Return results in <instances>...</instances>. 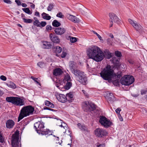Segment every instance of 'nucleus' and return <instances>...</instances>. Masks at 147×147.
Returning <instances> with one entry per match:
<instances>
[{
	"label": "nucleus",
	"instance_id": "nucleus-50",
	"mask_svg": "<svg viewBox=\"0 0 147 147\" xmlns=\"http://www.w3.org/2000/svg\"><path fill=\"white\" fill-rule=\"evenodd\" d=\"M147 92V90H141L140 92L141 95H143L146 93Z\"/></svg>",
	"mask_w": 147,
	"mask_h": 147
},
{
	"label": "nucleus",
	"instance_id": "nucleus-8",
	"mask_svg": "<svg viewBox=\"0 0 147 147\" xmlns=\"http://www.w3.org/2000/svg\"><path fill=\"white\" fill-rule=\"evenodd\" d=\"M99 122L101 124L106 128H108L113 125V123L109 119L103 116H100Z\"/></svg>",
	"mask_w": 147,
	"mask_h": 147
},
{
	"label": "nucleus",
	"instance_id": "nucleus-3",
	"mask_svg": "<svg viewBox=\"0 0 147 147\" xmlns=\"http://www.w3.org/2000/svg\"><path fill=\"white\" fill-rule=\"evenodd\" d=\"M44 127V123L41 121L36 122L34 125V128L38 134H41L42 135H52L51 132L49 129H47L45 130H43Z\"/></svg>",
	"mask_w": 147,
	"mask_h": 147
},
{
	"label": "nucleus",
	"instance_id": "nucleus-64",
	"mask_svg": "<svg viewBox=\"0 0 147 147\" xmlns=\"http://www.w3.org/2000/svg\"><path fill=\"white\" fill-rule=\"evenodd\" d=\"M97 147H104V146L100 144L99 145H97Z\"/></svg>",
	"mask_w": 147,
	"mask_h": 147
},
{
	"label": "nucleus",
	"instance_id": "nucleus-41",
	"mask_svg": "<svg viewBox=\"0 0 147 147\" xmlns=\"http://www.w3.org/2000/svg\"><path fill=\"white\" fill-rule=\"evenodd\" d=\"M46 30L48 31H50L52 30V26L49 25H47L46 27Z\"/></svg>",
	"mask_w": 147,
	"mask_h": 147
},
{
	"label": "nucleus",
	"instance_id": "nucleus-6",
	"mask_svg": "<svg viewBox=\"0 0 147 147\" xmlns=\"http://www.w3.org/2000/svg\"><path fill=\"white\" fill-rule=\"evenodd\" d=\"M100 48L97 46H92L87 49V55L90 58L92 59L95 55L100 51Z\"/></svg>",
	"mask_w": 147,
	"mask_h": 147
},
{
	"label": "nucleus",
	"instance_id": "nucleus-21",
	"mask_svg": "<svg viewBox=\"0 0 147 147\" xmlns=\"http://www.w3.org/2000/svg\"><path fill=\"white\" fill-rule=\"evenodd\" d=\"M54 31L56 34L60 35L64 33L65 31V29L59 27L56 28Z\"/></svg>",
	"mask_w": 147,
	"mask_h": 147
},
{
	"label": "nucleus",
	"instance_id": "nucleus-62",
	"mask_svg": "<svg viewBox=\"0 0 147 147\" xmlns=\"http://www.w3.org/2000/svg\"><path fill=\"white\" fill-rule=\"evenodd\" d=\"M44 109L48 110H51L50 108L49 107H44Z\"/></svg>",
	"mask_w": 147,
	"mask_h": 147
},
{
	"label": "nucleus",
	"instance_id": "nucleus-39",
	"mask_svg": "<svg viewBox=\"0 0 147 147\" xmlns=\"http://www.w3.org/2000/svg\"><path fill=\"white\" fill-rule=\"evenodd\" d=\"M33 24L34 26L38 27L40 26L39 25L40 24V22L38 20L34 21L33 23Z\"/></svg>",
	"mask_w": 147,
	"mask_h": 147
},
{
	"label": "nucleus",
	"instance_id": "nucleus-16",
	"mask_svg": "<svg viewBox=\"0 0 147 147\" xmlns=\"http://www.w3.org/2000/svg\"><path fill=\"white\" fill-rule=\"evenodd\" d=\"M49 38L54 43H59L60 42L59 38L54 34H50Z\"/></svg>",
	"mask_w": 147,
	"mask_h": 147
},
{
	"label": "nucleus",
	"instance_id": "nucleus-15",
	"mask_svg": "<svg viewBox=\"0 0 147 147\" xmlns=\"http://www.w3.org/2000/svg\"><path fill=\"white\" fill-rule=\"evenodd\" d=\"M109 16L110 18V22H114L119 24L120 22V20L117 16L114 13H111L109 14Z\"/></svg>",
	"mask_w": 147,
	"mask_h": 147
},
{
	"label": "nucleus",
	"instance_id": "nucleus-55",
	"mask_svg": "<svg viewBox=\"0 0 147 147\" xmlns=\"http://www.w3.org/2000/svg\"><path fill=\"white\" fill-rule=\"evenodd\" d=\"M128 62L129 63L133 65L134 64V61L132 59H129L128 61Z\"/></svg>",
	"mask_w": 147,
	"mask_h": 147
},
{
	"label": "nucleus",
	"instance_id": "nucleus-36",
	"mask_svg": "<svg viewBox=\"0 0 147 147\" xmlns=\"http://www.w3.org/2000/svg\"><path fill=\"white\" fill-rule=\"evenodd\" d=\"M23 20L24 23H30L32 22V20L30 19H26L25 18H23Z\"/></svg>",
	"mask_w": 147,
	"mask_h": 147
},
{
	"label": "nucleus",
	"instance_id": "nucleus-18",
	"mask_svg": "<svg viewBox=\"0 0 147 147\" xmlns=\"http://www.w3.org/2000/svg\"><path fill=\"white\" fill-rule=\"evenodd\" d=\"M63 73V71L61 68H58L54 69L53 74L55 76H59L61 75Z\"/></svg>",
	"mask_w": 147,
	"mask_h": 147
},
{
	"label": "nucleus",
	"instance_id": "nucleus-52",
	"mask_svg": "<svg viewBox=\"0 0 147 147\" xmlns=\"http://www.w3.org/2000/svg\"><path fill=\"white\" fill-rule=\"evenodd\" d=\"M0 78L1 80L3 81H5L7 80L6 77L2 75L1 76Z\"/></svg>",
	"mask_w": 147,
	"mask_h": 147
},
{
	"label": "nucleus",
	"instance_id": "nucleus-20",
	"mask_svg": "<svg viewBox=\"0 0 147 147\" xmlns=\"http://www.w3.org/2000/svg\"><path fill=\"white\" fill-rule=\"evenodd\" d=\"M57 98L59 101L62 103L65 102L67 101L66 96L63 94H60L57 95Z\"/></svg>",
	"mask_w": 147,
	"mask_h": 147
},
{
	"label": "nucleus",
	"instance_id": "nucleus-19",
	"mask_svg": "<svg viewBox=\"0 0 147 147\" xmlns=\"http://www.w3.org/2000/svg\"><path fill=\"white\" fill-rule=\"evenodd\" d=\"M15 124V122L13 120L9 119L7 120L6 123V126L7 128L8 129L12 128Z\"/></svg>",
	"mask_w": 147,
	"mask_h": 147
},
{
	"label": "nucleus",
	"instance_id": "nucleus-2",
	"mask_svg": "<svg viewBox=\"0 0 147 147\" xmlns=\"http://www.w3.org/2000/svg\"><path fill=\"white\" fill-rule=\"evenodd\" d=\"M34 110V108L31 105H28L23 107L20 111L18 118V122H19L24 117L32 114Z\"/></svg>",
	"mask_w": 147,
	"mask_h": 147
},
{
	"label": "nucleus",
	"instance_id": "nucleus-43",
	"mask_svg": "<svg viewBox=\"0 0 147 147\" xmlns=\"http://www.w3.org/2000/svg\"><path fill=\"white\" fill-rule=\"evenodd\" d=\"M117 76L118 79H119L122 77V72H120L119 74H118V73H117V75H116V74H115L114 76Z\"/></svg>",
	"mask_w": 147,
	"mask_h": 147
},
{
	"label": "nucleus",
	"instance_id": "nucleus-61",
	"mask_svg": "<svg viewBox=\"0 0 147 147\" xmlns=\"http://www.w3.org/2000/svg\"><path fill=\"white\" fill-rule=\"evenodd\" d=\"M112 57V55L111 53H108V59Z\"/></svg>",
	"mask_w": 147,
	"mask_h": 147
},
{
	"label": "nucleus",
	"instance_id": "nucleus-4",
	"mask_svg": "<svg viewBox=\"0 0 147 147\" xmlns=\"http://www.w3.org/2000/svg\"><path fill=\"white\" fill-rule=\"evenodd\" d=\"M72 73L75 76L76 80L80 83L84 85L86 84L87 81V77L83 72L78 69H75Z\"/></svg>",
	"mask_w": 147,
	"mask_h": 147
},
{
	"label": "nucleus",
	"instance_id": "nucleus-47",
	"mask_svg": "<svg viewBox=\"0 0 147 147\" xmlns=\"http://www.w3.org/2000/svg\"><path fill=\"white\" fill-rule=\"evenodd\" d=\"M67 55V53L64 51H63L61 55V57L62 58H63L66 57Z\"/></svg>",
	"mask_w": 147,
	"mask_h": 147
},
{
	"label": "nucleus",
	"instance_id": "nucleus-54",
	"mask_svg": "<svg viewBox=\"0 0 147 147\" xmlns=\"http://www.w3.org/2000/svg\"><path fill=\"white\" fill-rule=\"evenodd\" d=\"M15 2L18 5L20 6L21 5V2L19 0H15Z\"/></svg>",
	"mask_w": 147,
	"mask_h": 147
},
{
	"label": "nucleus",
	"instance_id": "nucleus-44",
	"mask_svg": "<svg viewBox=\"0 0 147 147\" xmlns=\"http://www.w3.org/2000/svg\"><path fill=\"white\" fill-rule=\"evenodd\" d=\"M92 32H93V33L94 34H96L97 36L99 38V39L100 40H102V38L101 37L99 34H98L97 32H95L93 30H92Z\"/></svg>",
	"mask_w": 147,
	"mask_h": 147
},
{
	"label": "nucleus",
	"instance_id": "nucleus-56",
	"mask_svg": "<svg viewBox=\"0 0 147 147\" xmlns=\"http://www.w3.org/2000/svg\"><path fill=\"white\" fill-rule=\"evenodd\" d=\"M121 109H120V108H117L116 110H115V111H116V112L117 113V114H119L120 111H121Z\"/></svg>",
	"mask_w": 147,
	"mask_h": 147
},
{
	"label": "nucleus",
	"instance_id": "nucleus-24",
	"mask_svg": "<svg viewBox=\"0 0 147 147\" xmlns=\"http://www.w3.org/2000/svg\"><path fill=\"white\" fill-rule=\"evenodd\" d=\"M77 125L78 127L83 131H88L87 127L84 124H81L80 123H78Z\"/></svg>",
	"mask_w": 147,
	"mask_h": 147
},
{
	"label": "nucleus",
	"instance_id": "nucleus-13",
	"mask_svg": "<svg viewBox=\"0 0 147 147\" xmlns=\"http://www.w3.org/2000/svg\"><path fill=\"white\" fill-rule=\"evenodd\" d=\"M104 54L103 52L100 50L94 56L92 59L98 62L102 61L104 58Z\"/></svg>",
	"mask_w": 147,
	"mask_h": 147
},
{
	"label": "nucleus",
	"instance_id": "nucleus-27",
	"mask_svg": "<svg viewBox=\"0 0 147 147\" xmlns=\"http://www.w3.org/2000/svg\"><path fill=\"white\" fill-rule=\"evenodd\" d=\"M113 61L114 64V67L115 68L118 69L119 68L120 65V64L119 63V59H116L113 60Z\"/></svg>",
	"mask_w": 147,
	"mask_h": 147
},
{
	"label": "nucleus",
	"instance_id": "nucleus-53",
	"mask_svg": "<svg viewBox=\"0 0 147 147\" xmlns=\"http://www.w3.org/2000/svg\"><path fill=\"white\" fill-rule=\"evenodd\" d=\"M3 1L7 3V4H11V2L10 0H3Z\"/></svg>",
	"mask_w": 147,
	"mask_h": 147
},
{
	"label": "nucleus",
	"instance_id": "nucleus-51",
	"mask_svg": "<svg viewBox=\"0 0 147 147\" xmlns=\"http://www.w3.org/2000/svg\"><path fill=\"white\" fill-rule=\"evenodd\" d=\"M112 40L110 38L107 39V42L108 44L110 45H111L112 43Z\"/></svg>",
	"mask_w": 147,
	"mask_h": 147
},
{
	"label": "nucleus",
	"instance_id": "nucleus-63",
	"mask_svg": "<svg viewBox=\"0 0 147 147\" xmlns=\"http://www.w3.org/2000/svg\"><path fill=\"white\" fill-rule=\"evenodd\" d=\"M30 7L34 9L35 8V5L33 4H32V5H30Z\"/></svg>",
	"mask_w": 147,
	"mask_h": 147
},
{
	"label": "nucleus",
	"instance_id": "nucleus-17",
	"mask_svg": "<svg viewBox=\"0 0 147 147\" xmlns=\"http://www.w3.org/2000/svg\"><path fill=\"white\" fill-rule=\"evenodd\" d=\"M74 93L73 92H70L66 94L67 100L69 102H72L74 100Z\"/></svg>",
	"mask_w": 147,
	"mask_h": 147
},
{
	"label": "nucleus",
	"instance_id": "nucleus-12",
	"mask_svg": "<svg viewBox=\"0 0 147 147\" xmlns=\"http://www.w3.org/2000/svg\"><path fill=\"white\" fill-rule=\"evenodd\" d=\"M94 133L97 137L99 138L105 136L107 134L106 131L100 128L96 129L94 131Z\"/></svg>",
	"mask_w": 147,
	"mask_h": 147
},
{
	"label": "nucleus",
	"instance_id": "nucleus-11",
	"mask_svg": "<svg viewBox=\"0 0 147 147\" xmlns=\"http://www.w3.org/2000/svg\"><path fill=\"white\" fill-rule=\"evenodd\" d=\"M128 21L137 31H138L139 32L142 31V27L137 22L130 19H128Z\"/></svg>",
	"mask_w": 147,
	"mask_h": 147
},
{
	"label": "nucleus",
	"instance_id": "nucleus-26",
	"mask_svg": "<svg viewBox=\"0 0 147 147\" xmlns=\"http://www.w3.org/2000/svg\"><path fill=\"white\" fill-rule=\"evenodd\" d=\"M71 80L70 76L68 73L66 74L64 77L63 82H71Z\"/></svg>",
	"mask_w": 147,
	"mask_h": 147
},
{
	"label": "nucleus",
	"instance_id": "nucleus-14",
	"mask_svg": "<svg viewBox=\"0 0 147 147\" xmlns=\"http://www.w3.org/2000/svg\"><path fill=\"white\" fill-rule=\"evenodd\" d=\"M105 97L109 103H112L116 100V99L113 93L108 92L106 93Z\"/></svg>",
	"mask_w": 147,
	"mask_h": 147
},
{
	"label": "nucleus",
	"instance_id": "nucleus-58",
	"mask_svg": "<svg viewBox=\"0 0 147 147\" xmlns=\"http://www.w3.org/2000/svg\"><path fill=\"white\" fill-rule=\"evenodd\" d=\"M119 118L120 121H123V119L121 115L119 116Z\"/></svg>",
	"mask_w": 147,
	"mask_h": 147
},
{
	"label": "nucleus",
	"instance_id": "nucleus-9",
	"mask_svg": "<svg viewBox=\"0 0 147 147\" xmlns=\"http://www.w3.org/2000/svg\"><path fill=\"white\" fill-rule=\"evenodd\" d=\"M11 144L12 147H20L19 142V136L18 132H16L12 136Z\"/></svg>",
	"mask_w": 147,
	"mask_h": 147
},
{
	"label": "nucleus",
	"instance_id": "nucleus-32",
	"mask_svg": "<svg viewBox=\"0 0 147 147\" xmlns=\"http://www.w3.org/2000/svg\"><path fill=\"white\" fill-rule=\"evenodd\" d=\"M7 85L9 87L15 89L16 88V85L12 82H10L7 84Z\"/></svg>",
	"mask_w": 147,
	"mask_h": 147
},
{
	"label": "nucleus",
	"instance_id": "nucleus-42",
	"mask_svg": "<svg viewBox=\"0 0 147 147\" xmlns=\"http://www.w3.org/2000/svg\"><path fill=\"white\" fill-rule=\"evenodd\" d=\"M115 55L118 57H120L121 56V53L120 52L117 51L115 52Z\"/></svg>",
	"mask_w": 147,
	"mask_h": 147
},
{
	"label": "nucleus",
	"instance_id": "nucleus-38",
	"mask_svg": "<svg viewBox=\"0 0 147 147\" xmlns=\"http://www.w3.org/2000/svg\"><path fill=\"white\" fill-rule=\"evenodd\" d=\"M47 24V23L45 21H42L40 22L39 25L40 26H39V27L42 28L44 27Z\"/></svg>",
	"mask_w": 147,
	"mask_h": 147
},
{
	"label": "nucleus",
	"instance_id": "nucleus-28",
	"mask_svg": "<svg viewBox=\"0 0 147 147\" xmlns=\"http://www.w3.org/2000/svg\"><path fill=\"white\" fill-rule=\"evenodd\" d=\"M53 50V51L56 53H59L62 51V49L61 47L59 46H56L54 47Z\"/></svg>",
	"mask_w": 147,
	"mask_h": 147
},
{
	"label": "nucleus",
	"instance_id": "nucleus-23",
	"mask_svg": "<svg viewBox=\"0 0 147 147\" xmlns=\"http://www.w3.org/2000/svg\"><path fill=\"white\" fill-rule=\"evenodd\" d=\"M76 63L73 61H71L69 63V67L72 72L75 70V69L76 67Z\"/></svg>",
	"mask_w": 147,
	"mask_h": 147
},
{
	"label": "nucleus",
	"instance_id": "nucleus-10",
	"mask_svg": "<svg viewBox=\"0 0 147 147\" xmlns=\"http://www.w3.org/2000/svg\"><path fill=\"white\" fill-rule=\"evenodd\" d=\"M84 108L86 109V111H91L96 109V106L94 104L86 101L84 102Z\"/></svg>",
	"mask_w": 147,
	"mask_h": 147
},
{
	"label": "nucleus",
	"instance_id": "nucleus-40",
	"mask_svg": "<svg viewBox=\"0 0 147 147\" xmlns=\"http://www.w3.org/2000/svg\"><path fill=\"white\" fill-rule=\"evenodd\" d=\"M54 7L52 3L49 4L48 7L47 8V10L48 11H51Z\"/></svg>",
	"mask_w": 147,
	"mask_h": 147
},
{
	"label": "nucleus",
	"instance_id": "nucleus-30",
	"mask_svg": "<svg viewBox=\"0 0 147 147\" xmlns=\"http://www.w3.org/2000/svg\"><path fill=\"white\" fill-rule=\"evenodd\" d=\"M66 85L64 86V88L65 89L68 90L71 88L72 86V84L71 82H65Z\"/></svg>",
	"mask_w": 147,
	"mask_h": 147
},
{
	"label": "nucleus",
	"instance_id": "nucleus-5",
	"mask_svg": "<svg viewBox=\"0 0 147 147\" xmlns=\"http://www.w3.org/2000/svg\"><path fill=\"white\" fill-rule=\"evenodd\" d=\"M6 100L17 106H20L24 105V100L18 97H7Z\"/></svg>",
	"mask_w": 147,
	"mask_h": 147
},
{
	"label": "nucleus",
	"instance_id": "nucleus-60",
	"mask_svg": "<svg viewBox=\"0 0 147 147\" xmlns=\"http://www.w3.org/2000/svg\"><path fill=\"white\" fill-rule=\"evenodd\" d=\"M22 6L23 7H27V5L25 3H22L21 4Z\"/></svg>",
	"mask_w": 147,
	"mask_h": 147
},
{
	"label": "nucleus",
	"instance_id": "nucleus-1",
	"mask_svg": "<svg viewBox=\"0 0 147 147\" xmlns=\"http://www.w3.org/2000/svg\"><path fill=\"white\" fill-rule=\"evenodd\" d=\"M100 74L103 79L110 82L112 81V78L114 76L115 74L111 67L110 65H107L101 71Z\"/></svg>",
	"mask_w": 147,
	"mask_h": 147
},
{
	"label": "nucleus",
	"instance_id": "nucleus-57",
	"mask_svg": "<svg viewBox=\"0 0 147 147\" xmlns=\"http://www.w3.org/2000/svg\"><path fill=\"white\" fill-rule=\"evenodd\" d=\"M34 15L35 16H38L39 17H40L39 13L37 11H36L35 12Z\"/></svg>",
	"mask_w": 147,
	"mask_h": 147
},
{
	"label": "nucleus",
	"instance_id": "nucleus-33",
	"mask_svg": "<svg viewBox=\"0 0 147 147\" xmlns=\"http://www.w3.org/2000/svg\"><path fill=\"white\" fill-rule=\"evenodd\" d=\"M45 105L47 106L50 107L51 108H54V105L50 101L46 100L45 102Z\"/></svg>",
	"mask_w": 147,
	"mask_h": 147
},
{
	"label": "nucleus",
	"instance_id": "nucleus-46",
	"mask_svg": "<svg viewBox=\"0 0 147 147\" xmlns=\"http://www.w3.org/2000/svg\"><path fill=\"white\" fill-rule=\"evenodd\" d=\"M56 16L57 17L61 18H63L64 16L62 14V13L61 12H59L57 14Z\"/></svg>",
	"mask_w": 147,
	"mask_h": 147
},
{
	"label": "nucleus",
	"instance_id": "nucleus-22",
	"mask_svg": "<svg viewBox=\"0 0 147 147\" xmlns=\"http://www.w3.org/2000/svg\"><path fill=\"white\" fill-rule=\"evenodd\" d=\"M42 47L44 49H50L53 47V45L50 42L44 41Z\"/></svg>",
	"mask_w": 147,
	"mask_h": 147
},
{
	"label": "nucleus",
	"instance_id": "nucleus-29",
	"mask_svg": "<svg viewBox=\"0 0 147 147\" xmlns=\"http://www.w3.org/2000/svg\"><path fill=\"white\" fill-rule=\"evenodd\" d=\"M42 18L44 19L49 20L51 19V16L43 12L42 14Z\"/></svg>",
	"mask_w": 147,
	"mask_h": 147
},
{
	"label": "nucleus",
	"instance_id": "nucleus-34",
	"mask_svg": "<svg viewBox=\"0 0 147 147\" xmlns=\"http://www.w3.org/2000/svg\"><path fill=\"white\" fill-rule=\"evenodd\" d=\"M22 10L26 13L29 15H31L32 13L31 12L28 8H23L22 9Z\"/></svg>",
	"mask_w": 147,
	"mask_h": 147
},
{
	"label": "nucleus",
	"instance_id": "nucleus-7",
	"mask_svg": "<svg viewBox=\"0 0 147 147\" xmlns=\"http://www.w3.org/2000/svg\"><path fill=\"white\" fill-rule=\"evenodd\" d=\"M134 81V78L133 76L127 75L122 78L121 82L122 84L125 86H129L132 84Z\"/></svg>",
	"mask_w": 147,
	"mask_h": 147
},
{
	"label": "nucleus",
	"instance_id": "nucleus-35",
	"mask_svg": "<svg viewBox=\"0 0 147 147\" xmlns=\"http://www.w3.org/2000/svg\"><path fill=\"white\" fill-rule=\"evenodd\" d=\"M69 37L70 38V42L72 43L76 42L78 39V38L71 37L70 36H69Z\"/></svg>",
	"mask_w": 147,
	"mask_h": 147
},
{
	"label": "nucleus",
	"instance_id": "nucleus-45",
	"mask_svg": "<svg viewBox=\"0 0 147 147\" xmlns=\"http://www.w3.org/2000/svg\"><path fill=\"white\" fill-rule=\"evenodd\" d=\"M31 78L35 82H36L37 84L39 85H40V83L37 81V80L38 79L37 78H35L33 76H31Z\"/></svg>",
	"mask_w": 147,
	"mask_h": 147
},
{
	"label": "nucleus",
	"instance_id": "nucleus-49",
	"mask_svg": "<svg viewBox=\"0 0 147 147\" xmlns=\"http://www.w3.org/2000/svg\"><path fill=\"white\" fill-rule=\"evenodd\" d=\"M4 141V138H3L1 132H0V142L3 143Z\"/></svg>",
	"mask_w": 147,
	"mask_h": 147
},
{
	"label": "nucleus",
	"instance_id": "nucleus-59",
	"mask_svg": "<svg viewBox=\"0 0 147 147\" xmlns=\"http://www.w3.org/2000/svg\"><path fill=\"white\" fill-rule=\"evenodd\" d=\"M82 91L83 92V93L84 94L85 96H88V94H87V93L84 90H82Z\"/></svg>",
	"mask_w": 147,
	"mask_h": 147
},
{
	"label": "nucleus",
	"instance_id": "nucleus-25",
	"mask_svg": "<svg viewBox=\"0 0 147 147\" xmlns=\"http://www.w3.org/2000/svg\"><path fill=\"white\" fill-rule=\"evenodd\" d=\"M69 19L72 22L75 23H78L79 22V19L76 16L70 15L68 17Z\"/></svg>",
	"mask_w": 147,
	"mask_h": 147
},
{
	"label": "nucleus",
	"instance_id": "nucleus-48",
	"mask_svg": "<svg viewBox=\"0 0 147 147\" xmlns=\"http://www.w3.org/2000/svg\"><path fill=\"white\" fill-rule=\"evenodd\" d=\"M113 84L115 86H117L119 85V81L117 80H115L113 82Z\"/></svg>",
	"mask_w": 147,
	"mask_h": 147
},
{
	"label": "nucleus",
	"instance_id": "nucleus-37",
	"mask_svg": "<svg viewBox=\"0 0 147 147\" xmlns=\"http://www.w3.org/2000/svg\"><path fill=\"white\" fill-rule=\"evenodd\" d=\"M37 65L39 67L42 68L45 66V64L44 62L40 61L37 63Z\"/></svg>",
	"mask_w": 147,
	"mask_h": 147
},
{
	"label": "nucleus",
	"instance_id": "nucleus-31",
	"mask_svg": "<svg viewBox=\"0 0 147 147\" xmlns=\"http://www.w3.org/2000/svg\"><path fill=\"white\" fill-rule=\"evenodd\" d=\"M52 25L54 27H58L61 25V24L57 20H55L53 22Z\"/></svg>",
	"mask_w": 147,
	"mask_h": 147
}]
</instances>
